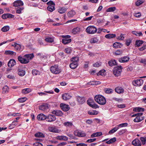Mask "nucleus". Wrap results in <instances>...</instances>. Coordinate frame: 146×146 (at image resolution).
Wrapping results in <instances>:
<instances>
[{
	"mask_svg": "<svg viewBox=\"0 0 146 146\" xmlns=\"http://www.w3.org/2000/svg\"><path fill=\"white\" fill-rule=\"evenodd\" d=\"M95 100L100 105H104L106 103V100L105 97L100 95H96L94 96Z\"/></svg>",
	"mask_w": 146,
	"mask_h": 146,
	"instance_id": "1",
	"label": "nucleus"
},
{
	"mask_svg": "<svg viewBox=\"0 0 146 146\" xmlns=\"http://www.w3.org/2000/svg\"><path fill=\"white\" fill-rule=\"evenodd\" d=\"M86 32L89 34H93L97 31V29L95 27L90 26L88 27L86 29Z\"/></svg>",
	"mask_w": 146,
	"mask_h": 146,
	"instance_id": "2",
	"label": "nucleus"
},
{
	"mask_svg": "<svg viewBox=\"0 0 146 146\" xmlns=\"http://www.w3.org/2000/svg\"><path fill=\"white\" fill-rule=\"evenodd\" d=\"M122 68L121 66H118L113 69V74L116 76H119L121 73Z\"/></svg>",
	"mask_w": 146,
	"mask_h": 146,
	"instance_id": "3",
	"label": "nucleus"
},
{
	"mask_svg": "<svg viewBox=\"0 0 146 146\" xmlns=\"http://www.w3.org/2000/svg\"><path fill=\"white\" fill-rule=\"evenodd\" d=\"M50 70L52 73L55 74H58L60 72V70L58 68V66L56 65L51 66Z\"/></svg>",
	"mask_w": 146,
	"mask_h": 146,
	"instance_id": "4",
	"label": "nucleus"
},
{
	"mask_svg": "<svg viewBox=\"0 0 146 146\" xmlns=\"http://www.w3.org/2000/svg\"><path fill=\"white\" fill-rule=\"evenodd\" d=\"M17 71L18 74L20 76H23L25 74V72L24 70L23 67L21 66H19L18 67Z\"/></svg>",
	"mask_w": 146,
	"mask_h": 146,
	"instance_id": "5",
	"label": "nucleus"
},
{
	"mask_svg": "<svg viewBox=\"0 0 146 146\" xmlns=\"http://www.w3.org/2000/svg\"><path fill=\"white\" fill-rule=\"evenodd\" d=\"M17 58L18 61L21 64H26L28 63V60L26 59L24 56L20 55L18 56Z\"/></svg>",
	"mask_w": 146,
	"mask_h": 146,
	"instance_id": "6",
	"label": "nucleus"
},
{
	"mask_svg": "<svg viewBox=\"0 0 146 146\" xmlns=\"http://www.w3.org/2000/svg\"><path fill=\"white\" fill-rule=\"evenodd\" d=\"M46 121L48 122H52L55 121L56 119V116L51 114L47 115Z\"/></svg>",
	"mask_w": 146,
	"mask_h": 146,
	"instance_id": "7",
	"label": "nucleus"
},
{
	"mask_svg": "<svg viewBox=\"0 0 146 146\" xmlns=\"http://www.w3.org/2000/svg\"><path fill=\"white\" fill-rule=\"evenodd\" d=\"M74 134L75 135L80 137H83L86 136V134L84 132L77 130L74 132Z\"/></svg>",
	"mask_w": 146,
	"mask_h": 146,
	"instance_id": "8",
	"label": "nucleus"
},
{
	"mask_svg": "<svg viewBox=\"0 0 146 146\" xmlns=\"http://www.w3.org/2000/svg\"><path fill=\"white\" fill-rule=\"evenodd\" d=\"M143 83V80L141 79L137 80L133 82V85L135 86H140Z\"/></svg>",
	"mask_w": 146,
	"mask_h": 146,
	"instance_id": "9",
	"label": "nucleus"
},
{
	"mask_svg": "<svg viewBox=\"0 0 146 146\" xmlns=\"http://www.w3.org/2000/svg\"><path fill=\"white\" fill-rule=\"evenodd\" d=\"M47 115H46L43 113H40L37 116V119L39 120H46Z\"/></svg>",
	"mask_w": 146,
	"mask_h": 146,
	"instance_id": "10",
	"label": "nucleus"
},
{
	"mask_svg": "<svg viewBox=\"0 0 146 146\" xmlns=\"http://www.w3.org/2000/svg\"><path fill=\"white\" fill-rule=\"evenodd\" d=\"M49 108L48 104H44L39 107V109L40 110L45 111Z\"/></svg>",
	"mask_w": 146,
	"mask_h": 146,
	"instance_id": "11",
	"label": "nucleus"
},
{
	"mask_svg": "<svg viewBox=\"0 0 146 146\" xmlns=\"http://www.w3.org/2000/svg\"><path fill=\"white\" fill-rule=\"evenodd\" d=\"M23 2L20 0L16 1L13 3V6L18 7H20V6H23Z\"/></svg>",
	"mask_w": 146,
	"mask_h": 146,
	"instance_id": "12",
	"label": "nucleus"
},
{
	"mask_svg": "<svg viewBox=\"0 0 146 146\" xmlns=\"http://www.w3.org/2000/svg\"><path fill=\"white\" fill-rule=\"evenodd\" d=\"M129 58L128 56H125L119 58V61L120 62H125L128 61L129 60Z\"/></svg>",
	"mask_w": 146,
	"mask_h": 146,
	"instance_id": "13",
	"label": "nucleus"
},
{
	"mask_svg": "<svg viewBox=\"0 0 146 146\" xmlns=\"http://www.w3.org/2000/svg\"><path fill=\"white\" fill-rule=\"evenodd\" d=\"M16 64V61L14 59H11L9 61L8 63V66L9 67H12Z\"/></svg>",
	"mask_w": 146,
	"mask_h": 146,
	"instance_id": "14",
	"label": "nucleus"
},
{
	"mask_svg": "<svg viewBox=\"0 0 146 146\" xmlns=\"http://www.w3.org/2000/svg\"><path fill=\"white\" fill-rule=\"evenodd\" d=\"M24 56L26 59L28 60V63L29 62V60L32 59L34 57L33 53L26 54Z\"/></svg>",
	"mask_w": 146,
	"mask_h": 146,
	"instance_id": "15",
	"label": "nucleus"
},
{
	"mask_svg": "<svg viewBox=\"0 0 146 146\" xmlns=\"http://www.w3.org/2000/svg\"><path fill=\"white\" fill-rule=\"evenodd\" d=\"M52 113L53 114L58 116H61L63 114V113L62 111L59 110H54L52 112Z\"/></svg>",
	"mask_w": 146,
	"mask_h": 146,
	"instance_id": "16",
	"label": "nucleus"
},
{
	"mask_svg": "<svg viewBox=\"0 0 146 146\" xmlns=\"http://www.w3.org/2000/svg\"><path fill=\"white\" fill-rule=\"evenodd\" d=\"M81 30L80 28L78 27H77L74 28L72 30V33L74 34H79Z\"/></svg>",
	"mask_w": 146,
	"mask_h": 146,
	"instance_id": "17",
	"label": "nucleus"
},
{
	"mask_svg": "<svg viewBox=\"0 0 146 146\" xmlns=\"http://www.w3.org/2000/svg\"><path fill=\"white\" fill-rule=\"evenodd\" d=\"M132 144L136 146H140L141 145V143L138 139H136L133 140L132 142Z\"/></svg>",
	"mask_w": 146,
	"mask_h": 146,
	"instance_id": "18",
	"label": "nucleus"
},
{
	"mask_svg": "<svg viewBox=\"0 0 146 146\" xmlns=\"http://www.w3.org/2000/svg\"><path fill=\"white\" fill-rule=\"evenodd\" d=\"M100 41L99 38L98 37H94L92 38L90 40L91 43H93L99 42Z\"/></svg>",
	"mask_w": 146,
	"mask_h": 146,
	"instance_id": "19",
	"label": "nucleus"
},
{
	"mask_svg": "<svg viewBox=\"0 0 146 146\" xmlns=\"http://www.w3.org/2000/svg\"><path fill=\"white\" fill-rule=\"evenodd\" d=\"M49 131L52 132L57 133L58 132V130L54 127H50L48 128Z\"/></svg>",
	"mask_w": 146,
	"mask_h": 146,
	"instance_id": "20",
	"label": "nucleus"
},
{
	"mask_svg": "<svg viewBox=\"0 0 146 146\" xmlns=\"http://www.w3.org/2000/svg\"><path fill=\"white\" fill-rule=\"evenodd\" d=\"M5 54L7 55H14L15 56L16 54V53L13 51L8 50H6L5 52Z\"/></svg>",
	"mask_w": 146,
	"mask_h": 146,
	"instance_id": "21",
	"label": "nucleus"
},
{
	"mask_svg": "<svg viewBox=\"0 0 146 146\" xmlns=\"http://www.w3.org/2000/svg\"><path fill=\"white\" fill-rule=\"evenodd\" d=\"M76 13L74 10H72L68 13L67 15L68 17H72L76 14Z\"/></svg>",
	"mask_w": 146,
	"mask_h": 146,
	"instance_id": "22",
	"label": "nucleus"
},
{
	"mask_svg": "<svg viewBox=\"0 0 146 146\" xmlns=\"http://www.w3.org/2000/svg\"><path fill=\"white\" fill-rule=\"evenodd\" d=\"M73 125V123L71 122L68 121L64 122V126L66 127L67 128H71Z\"/></svg>",
	"mask_w": 146,
	"mask_h": 146,
	"instance_id": "23",
	"label": "nucleus"
},
{
	"mask_svg": "<svg viewBox=\"0 0 146 146\" xmlns=\"http://www.w3.org/2000/svg\"><path fill=\"white\" fill-rule=\"evenodd\" d=\"M115 91L118 93L121 94L123 92L124 90L121 87H117L115 89Z\"/></svg>",
	"mask_w": 146,
	"mask_h": 146,
	"instance_id": "24",
	"label": "nucleus"
},
{
	"mask_svg": "<svg viewBox=\"0 0 146 146\" xmlns=\"http://www.w3.org/2000/svg\"><path fill=\"white\" fill-rule=\"evenodd\" d=\"M144 119V117H136L134 119L133 121L135 122H139Z\"/></svg>",
	"mask_w": 146,
	"mask_h": 146,
	"instance_id": "25",
	"label": "nucleus"
},
{
	"mask_svg": "<svg viewBox=\"0 0 146 146\" xmlns=\"http://www.w3.org/2000/svg\"><path fill=\"white\" fill-rule=\"evenodd\" d=\"M77 100L80 104L84 103L85 102V99L84 98H82L80 97H78L77 98Z\"/></svg>",
	"mask_w": 146,
	"mask_h": 146,
	"instance_id": "26",
	"label": "nucleus"
},
{
	"mask_svg": "<svg viewBox=\"0 0 146 146\" xmlns=\"http://www.w3.org/2000/svg\"><path fill=\"white\" fill-rule=\"evenodd\" d=\"M15 48L17 51L21 52L22 50L21 49V46L20 45L17 44V43H15Z\"/></svg>",
	"mask_w": 146,
	"mask_h": 146,
	"instance_id": "27",
	"label": "nucleus"
},
{
	"mask_svg": "<svg viewBox=\"0 0 146 146\" xmlns=\"http://www.w3.org/2000/svg\"><path fill=\"white\" fill-rule=\"evenodd\" d=\"M102 135L101 132H98L94 133L91 135V137L93 138L96 137H99Z\"/></svg>",
	"mask_w": 146,
	"mask_h": 146,
	"instance_id": "28",
	"label": "nucleus"
},
{
	"mask_svg": "<svg viewBox=\"0 0 146 146\" xmlns=\"http://www.w3.org/2000/svg\"><path fill=\"white\" fill-rule=\"evenodd\" d=\"M9 91V88L7 86H5L2 88V93L5 94L8 92Z\"/></svg>",
	"mask_w": 146,
	"mask_h": 146,
	"instance_id": "29",
	"label": "nucleus"
},
{
	"mask_svg": "<svg viewBox=\"0 0 146 146\" xmlns=\"http://www.w3.org/2000/svg\"><path fill=\"white\" fill-rule=\"evenodd\" d=\"M31 91V89L29 88H27L23 89L22 91V92L24 94H26L30 92Z\"/></svg>",
	"mask_w": 146,
	"mask_h": 146,
	"instance_id": "30",
	"label": "nucleus"
},
{
	"mask_svg": "<svg viewBox=\"0 0 146 146\" xmlns=\"http://www.w3.org/2000/svg\"><path fill=\"white\" fill-rule=\"evenodd\" d=\"M78 66L77 63L76 62H72L70 64V66L72 69H74L76 68Z\"/></svg>",
	"mask_w": 146,
	"mask_h": 146,
	"instance_id": "31",
	"label": "nucleus"
},
{
	"mask_svg": "<svg viewBox=\"0 0 146 146\" xmlns=\"http://www.w3.org/2000/svg\"><path fill=\"white\" fill-rule=\"evenodd\" d=\"M45 41L48 42H52L54 41L53 37H47L45 39Z\"/></svg>",
	"mask_w": 146,
	"mask_h": 146,
	"instance_id": "32",
	"label": "nucleus"
},
{
	"mask_svg": "<svg viewBox=\"0 0 146 146\" xmlns=\"http://www.w3.org/2000/svg\"><path fill=\"white\" fill-rule=\"evenodd\" d=\"M35 137H44V136L43 133L38 132L36 133L35 135Z\"/></svg>",
	"mask_w": 146,
	"mask_h": 146,
	"instance_id": "33",
	"label": "nucleus"
},
{
	"mask_svg": "<svg viewBox=\"0 0 146 146\" xmlns=\"http://www.w3.org/2000/svg\"><path fill=\"white\" fill-rule=\"evenodd\" d=\"M24 7H17L16 10V13L18 14H20L21 12V11L23 10Z\"/></svg>",
	"mask_w": 146,
	"mask_h": 146,
	"instance_id": "34",
	"label": "nucleus"
},
{
	"mask_svg": "<svg viewBox=\"0 0 146 146\" xmlns=\"http://www.w3.org/2000/svg\"><path fill=\"white\" fill-rule=\"evenodd\" d=\"M127 125L128 124L127 123H124L119 124V125L116 126V127L118 129L119 128L126 127Z\"/></svg>",
	"mask_w": 146,
	"mask_h": 146,
	"instance_id": "35",
	"label": "nucleus"
},
{
	"mask_svg": "<svg viewBox=\"0 0 146 146\" xmlns=\"http://www.w3.org/2000/svg\"><path fill=\"white\" fill-rule=\"evenodd\" d=\"M116 62L115 60H111L108 62L109 66H111L116 65Z\"/></svg>",
	"mask_w": 146,
	"mask_h": 146,
	"instance_id": "36",
	"label": "nucleus"
},
{
	"mask_svg": "<svg viewBox=\"0 0 146 146\" xmlns=\"http://www.w3.org/2000/svg\"><path fill=\"white\" fill-rule=\"evenodd\" d=\"M10 28L8 26H5L2 28L1 30L3 32H6L8 31L9 29Z\"/></svg>",
	"mask_w": 146,
	"mask_h": 146,
	"instance_id": "37",
	"label": "nucleus"
},
{
	"mask_svg": "<svg viewBox=\"0 0 146 146\" xmlns=\"http://www.w3.org/2000/svg\"><path fill=\"white\" fill-rule=\"evenodd\" d=\"M32 73L33 75H39L40 74V72L36 70L33 69L32 70Z\"/></svg>",
	"mask_w": 146,
	"mask_h": 146,
	"instance_id": "38",
	"label": "nucleus"
},
{
	"mask_svg": "<svg viewBox=\"0 0 146 146\" xmlns=\"http://www.w3.org/2000/svg\"><path fill=\"white\" fill-rule=\"evenodd\" d=\"M133 111L136 112L143 111H144V109L142 108L137 107L134 108Z\"/></svg>",
	"mask_w": 146,
	"mask_h": 146,
	"instance_id": "39",
	"label": "nucleus"
},
{
	"mask_svg": "<svg viewBox=\"0 0 146 146\" xmlns=\"http://www.w3.org/2000/svg\"><path fill=\"white\" fill-rule=\"evenodd\" d=\"M72 97L70 94L65 93L64 94V100H67L70 99Z\"/></svg>",
	"mask_w": 146,
	"mask_h": 146,
	"instance_id": "40",
	"label": "nucleus"
},
{
	"mask_svg": "<svg viewBox=\"0 0 146 146\" xmlns=\"http://www.w3.org/2000/svg\"><path fill=\"white\" fill-rule=\"evenodd\" d=\"M116 141V139L115 137H113L110 139L109 141L106 142V143L108 144H111Z\"/></svg>",
	"mask_w": 146,
	"mask_h": 146,
	"instance_id": "41",
	"label": "nucleus"
},
{
	"mask_svg": "<svg viewBox=\"0 0 146 146\" xmlns=\"http://www.w3.org/2000/svg\"><path fill=\"white\" fill-rule=\"evenodd\" d=\"M132 33L133 34L135 35L136 36H140L143 35L142 34L141 32H137L135 31H133Z\"/></svg>",
	"mask_w": 146,
	"mask_h": 146,
	"instance_id": "42",
	"label": "nucleus"
},
{
	"mask_svg": "<svg viewBox=\"0 0 146 146\" xmlns=\"http://www.w3.org/2000/svg\"><path fill=\"white\" fill-rule=\"evenodd\" d=\"M47 9L48 11L50 12H52L55 10L54 6H48L47 7Z\"/></svg>",
	"mask_w": 146,
	"mask_h": 146,
	"instance_id": "43",
	"label": "nucleus"
},
{
	"mask_svg": "<svg viewBox=\"0 0 146 146\" xmlns=\"http://www.w3.org/2000/svg\"><path fill=\"white\" fill-rule=\"evenodd\" d=\"M116 8L115 7H110L106 10L107 12H112L116 10Z\"/></svg>",
	"mask_w": 146,
	"mask_h": 146,
	"instance_id": "44",
	"label": "nucleus"
},
{
	"mask_svg": "<svg viewBox=\"0 0 146 146\" xmlns=\"http://www.w3.org/2000/svg\"><path fill=\"white\" fill-rule=\"evenodd\" d=\"M15 121H13L12 123L10 125V126L9 127V129H12L14 128L15 125H17V124H14V123L15 122Z\"/></svg>",
	"mask_w": 146,
	"mask_h": 146,
	"instance_id": "45",
	"label": "nucleus"
},
{
	"mask_svg": "<svg viewBox=\"0 0 146 146\" xmlns=\"http://www.w3.org/2000/svg\"><path fill=\"white\" fill-rule=\"evenodd\" d=\"M14 39H12L8 40L7 41H4L3 42H1L0 43V46L2 45L3 44H4L6 43L7 42H11L13 41H14Z\"/></svg>",
	"mask_w": 146,
	"mask_h": 146,
	"instance_id": "46",
	"label": "nucleus"
},
{
	"mask_svg": "<svg viewBox=\"0 0 146 146\" xmlns=\"http://www.w3.org/2000/svg\"><path fill=\"white\" fill-rule=\"evenodd\" d=\"M143 42L142 40L137 41L136 42L135 44L136 46H140L143 43Z\"/></svg>",
	"mask_w": 146,
	"mask_h": 146,
	"instance_id": "47",
	"label": "nucleus"
},
{
	"mask_svg": "<svg viewBox=\"0 0 146 146\" xmlns=\"http://www.w3.org/2000/svg\"><path fill=\"white\" fill-rule=\"evenodd\" d=\"M78 58L77 57H73L71 59V60L72 62H76V63H78Z\"/></svg>",
	"mask_w": 146,
	"mask_h": 146,
	"instance_id": "48",
	"label": "nucleus"
},
{
	"mask_svg": "<svg viewBox=\"0 0 146 146\" xmlns=\"http://www.w3.org/2000/svg\"><path fill=\"white\" fill-rule=\"evenodd\" d=\"M118 130L117 128L115 126L114 128L113 129L111 130H110L109 133V134H112L114 132H115L117 130Z\"/></svg>",
	"mask_w": 146,
	"mask_h": 146,
	"instance_id": "49",
	"label": "nucleus"
},
{
	"mask_svg": "<svg viewBox=\"0 0 146 146\" xmlns=\"http://www.w3.org/2000/svg\"><path fill=\"white\" fill-rule=\"evenodd\" d=\"M143 3V0H138L136 2L135 4L136 6H139Z\"/></svg>",
	"mask_w": 146,
	"mask_h": 146,
	"instance_id": "50",
	"label": "nucleus"
},
{
	"mask_svg": "<svg viewBox=\"0 0 146 146\" xmlns=\"http://www.w3.org/2000/svg\"><path fill=\"white\" fill-rule=\"evenodd\" d=\"M106 92L108 94H111L113 92V90L111 89L110 88H107L105 89Z\"/></svg>",
	"mask_w": 146,
	"mask_h": 146,
	"instance_id": "51",
	"label": "nucleus"
},
{
	"mask_svg": "<svg viewBox=\"0 0 146 146\" xmlns=\"http://www.w3.org/2000/svg\"><path fill=\"white\" fill-rule=\"evenodd\" d=\"M88 114L91 115H96L98 114V112L96 110L92 111H89Z\"/></svg>",
	"mask_w": 146,
	"mask_h": 146,
	"instance_id": "52",
	"label": "nucleus"
},
{
	"mask_svg": "<svg viewBox=\"0 0 146 146\" xmlns=\"http://www.w3.org/2000/svg\"><path fill=\"white\" fill-rule=\"evenodd\" d=\"M27 100V98L26 97L20 98L18 99V101L20 102L23 103L24 102Z\"/></svg>",
	"mask_w": 146,
	"mask_h": 146,
	"instance_id": "53",
	"label": "nucleus"
},
{
	"mask_svg": "<svg viewBox=\"0 0 146 146\" xmlns=\"http://www.w3.org/2000/svg\"><path fill=\"white\" fill-rule=\"evenodd\" d=\"M87 102L88 104L89 105V106L91 105L90 104H93L94 103L93 100L90 98L87 100Z\"/></svg>",
	"mask_w": 146,
	"mask_h": 146,
	"instance_id": "54",
	"label": "nucleus"
},
{
	"mask_svg": "<svg viewBox=\"0 0 146 146\" xmlns=\"http://www.w3.org/2000/svg\"><path fill=\"white\" fill-rule=\"evenodd\" d=\"M47 5L48 6H54L55 4L52 1L50 0L47 3Z\"/></svg>",
	"mask_w": 146,
	"mask_h": 146,
	"instance_id": "55",
	"label": "nucleus"
},
{
	"mask_svg": "<svg viewBox=\"0 0 146 146\" xmlns=\"http://www.w3.org/2000/svg\"><path fill=\"white\" fill-rule=\"evenodd\" d=\"M140 140L143 144L144 145L146 143V137H141Z\"/></svg>",
	"mask_w": 146,
	"mask_h": 146,
	"instance_id": "56",
	"label": "nucleus"
},
{
	"mask_svg": "<svg viewBox=\"0 0 146 146\" xmlns=\"http://www.w3.org/2000/svg\"><path fill=\"white\" fill-rule=\"evenodd\" d=\"M101 63L100 62H97L93 65L94 67H98L101 65Z\"/></svg>",
	"mask_w": 146,
	"mask_h": 146,
	"instance_id": "57",
	"label": "nucleus"
},
{
	"mask_svg": "<svg viewBox=\"0 0 146 146\" xmlns=\"http://www.w3.org/2000/svg\"><path fill=\"white\" fill-rule=\"evenodd\" d=\"M104 70H101L99 71V72L97 74V76H99L100 75L103 76L104 74Z\"/></svg>",
	"mask_w": 146,
	"mask_h": 146,
	"instance_id": "58",
	"label": "nucleus"
},
{
	"mask_svg": "<svg viewBox=\"0 0 146 146\" xmlns=\"http://www.w3.org/2000/svg\"><path fill=\"white\" fill-rule=\"evenodd\" d=\"M122 53V50H117L114 53V54L116 55H119L121 54Z\"/></svg>",
	"mask_w": 146,
	"mask_h": 146,
	"instance_id": "59",
	"label": "nucleus"
},
{
	"mask_svg": "<svg viewBox=\"0 0 146 146\" xmlns=\"http://www.w3.org/2000/svg\"><path fill=\"white\" fill-rule=\"evenodd\" d=\"M71 41V39H67V38L64 39V44L70 43Z\"/></svg>",
	"mask_w": 146,
	"mask_h": 146,
	"instance_id": "60",
	"label": "nucleus"
},
{
	"mask_svg": "<svg viewBox=\"0 0 146 146\" xmlns=\"http://www.w3.org/2000/svg\"><path fill=\"white\" fill-rule=\"evenodd\" d=\"M70 109L69 106L67 105L64 104V111H68Z\"/></svg>",
	"mask_w": 146,
	"mask_h": 146,
	"instance_id": "61",
	"label": "nucleus"
},
{
	"mask_svg": "<svg viewBox=\"0 0 146 146\" xmlns=\"http://www.w3.org/2000/svg\"><path fill=\"white\" fill-rule=\"evenodd\" d=\"M66 53L68 54H70L71 53V49L70 48H68L65 49V51Z\"/></svg>",
	"mask_w": 146,
	"mask_h": 146,
	"instance_id": "62",
	"label": "nucleus"
},
{
	"mask_svg": "<svg viewBox=\"0 0 146 146\" xmlns=\"http://www.w3.org/2000/svg\"><path fill=\"white\" fill-rule=\"evenodd\" d=\"M33 146H42V144L39 142H36L33 144Z\"/></svg>",
	"mask_w": 146,
	"mask_h": 146,
	"instance_id": "63",
	"label": "nucleus"
},
{
	"mask_svg": "<svg viewBox=\"0 0 146 146\" xmlns=\"http://www.w3.org/2000/svg\"><path fill=\"white\" fill-rule=\"evenodd\" d=\"M140 62L144 64L145 65H146V59H141L140 61Z\"/></svg>",
	"mask_w": 146,
	"mask_h": 146,
	"instance_id": "64",
	"label": "nucleus"
}]
</instances>
